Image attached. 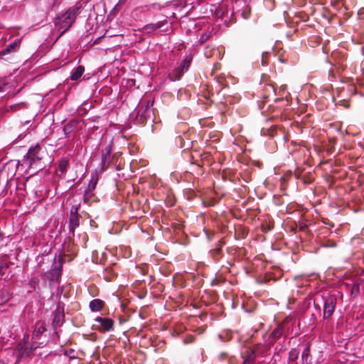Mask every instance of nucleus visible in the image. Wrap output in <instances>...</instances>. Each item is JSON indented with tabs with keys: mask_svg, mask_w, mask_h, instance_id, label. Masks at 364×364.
Returning a JSON list of instances; mask_svg holds the SVG:
<instances>
[{
	"mask_svg": "<svg viewBox=\"0 0 364 364\" xmlns=\"http://www.w3.org/2000/svg\"><path fill=\"white\" fill-rule=\"evenodd\" d=\"M235 4L237 7H241L238 8L235 13L223 4L211 5L210 11L215 17L222 18L227 26L235 21L233 19L235 14L247 20L250 16V6L247 3V0H237Z\"/></svg>",
	"mask_w": 364,
	"mask_h": 364,
	"instance_id": "obj_1",
	"label": "nucleus"
},
{
	"mask_svg": "<svg viewBox=\"0 0 364 364\" xmlns=\"http://www.w3.org/2000/svg\"><path fill=\"white\" fill-rule=\"evenodd\" d=\"M153 101L146 102V105H141L138 109H135L133 114L132 120L135 124L144 125L149 122L151 123V132H154V110H153Z\"/></svg>",
	"mask_w": 364,
	"mask_h": 364,
	"instance_id": "obj_2",
	"label": "nucleus"
},
{
	"mask_svg": "<svg viewBox=\"0 0 364 364\" xmlns=\"http://www.w3.org/2000/svg\"><path fill=\"white\" fill-rule=\"evenodd\" d=\"M80 13V7L73 6L69 8L61 16H58L54 23L55 26L59 29L62 30L60 36H63L67 31H68L73 23L75 22L77 16Z\"/></svg>",
	"mask_w": 364,
	"mask_h": 364,
	"instance_id": "obj_3",
	"label": "nucleus"
},
{
	"mask_svg": "<svg viewBox=\"0 0 364 364\" xmlns=\"http://www.w3.org/2000/svg\"><path fill=\"white\" fill-rule=\"evenodd\" d=\"M193 55L191 52H188L185 55V58L178 63L171 73H169L168 77L171 81L179 80L183 74L188 71L190 64L192 61Z\"/></svg>",
	"mask_w": 364,
	"mask_h": 364,
	"instance_id": "obj_4",
	"label": "nucleus"
},
{
	"mask_svg": "<svg viewBox=\"0 0 364 364\" xmlns=\"http://www.w3.org/2000/svg\"><path fill=\"white\" fill-rule=\"evenodd\" d=\"M64 259L59 254L55 255L51 269L47 272L46 277L50 282H58L60 277Z\"/></svg>",
	"mask_w": 364,
	"mask_h": 364,
	"instance_id": "obj_5",
	"label": "nucleus"
},
{
	"mask_svg": "<svg viewBox=\"0 0 364 364\" xmlns=\"http://www.w3.org/2000/svg\"><path fill=\"white\" fill-rule=\"evenodd\" d=\"M168 16H165L163 19L159 20L156 23H151L145 25L142 29L144 32L147 34H149L160 28H163L164 31H167L168 28L171 26V23L168 21Z\"/></svg>",
	"mask_w": 364,
	"mask_h": 364,
	"instance_id": "obj_6",
	"label": "nucleus"
},
{
	"mask_svg": "<svg viewBox=\"0 0 364 364\" xmlns=\"http://www.w3.org/2000/svg\"><path fill=\"white\" fill-rule=\"evenodd\" d=\"M41 146L38 144L31 146L26 156H24V160L29 166H32L36 164L38 161L42 159V156L40 154Z\"/></svg>",
	"mask_w": 364,
	"mask_h": 364,
	"instance_id": "obj_7",
	"label": "nucleus"
},
{
	"mask_svg": "<svg viewBox=\"0 0 364 364\" xmlns=\"http://www.w3.org/2000/svg\"><path fill=\"white\" fill-rule=\"evenodd\" d=\"M112 161V148L110 146H107L102 151L101 163L96 171L100 173L104 172L109 167Z\"/></svg>",
	"mask_w": 364,
	"mask_h": 364,
	"instance_id": "obj_8",
	"label": "nucleus"
},
{
	"mask_svg": "<svg viewBox=\"0 0 364 364\" xmlns=\"http://www.w3.org/2000/svg\"><path fill=\"white\" fill-rule=\"evenodd\" d=\"M64 304L59 301L55 311L53 312V321L52 325L54 328H56L63 324L65 314H64Z\"/></svg>",
	"mask_w": 364,
	"mask_h": 364,
	"instance_id": "obj_9",
	"label": "nucleus"
},
{
	"mask_svg": "<svg viewBox=\"0 0 364 364\" xmlns=\"http://www.w3.org/2000/svg\"><path fill=\"white\" fill-rule=\"evenodd\" d=\"M95 321L100 325V331H111L114 328V321L111 318L97 316L95 318Z\"/></svg>",
	"mask_w": 364,
	"mask_h": 364,
	"instance_id": "obj_10",
	"label": "nucleus"
},
{
	"mask_svg": "<svg viewBox=\"0 0 364 364\" xmlns=\"http://www.w3.org/2000/svg\"><path fill=\"white\" fill-rule=\"evenodd\" d=\"M250 338V336H244L242 334H240L239 341L243 346V348H245V353H247L245 358L243 360V364H249L250 361V353L249 352L250 347L248 346L247 341Z\"/></svg>",
	"mask_w": 364,
	"mask_h": 364,
	"instance_id": "obj_11",
	"label": "nucleus"
},
{
	"mask_svg": "<svg viewBox=\"0 0 364 364\" xmlns=\"http://www.w3.org/2000/svg\"><path fill=\"white\" fill-rule=\"evenodd\" d=\"M80 216H70L69 217V237L75 236V229L80 225Z\"/></svg>",
	"mask_w": 364,
	"mask_h": 364,
	"instance_id": "obj_12",
	"label": "nucleus"
},
{
	"mask_svg": "<svg viewBox=\"0 0 364 364\" xmlns=\"http://www.w3.org/2000/svg\"><path fill=\"white\" fill-rule=\"evenodd\" d=\"M77 124L78 122L76 119H72L64 125L63 131L65 137H68L73 132V130L77 127Z\"/></svg>",
	"mask_w": 364,
	"mask_h": 364,
	"instance_id": "obj_13",
	"label": "nucleus"
},
{
	"mask_svg": "<svg viewBox=\"0 0 364 364\" xmlns=\"http://www.w3.org/2000/svg\"><path fill=\"white\" fill-rule=\"evenodd\" d=\"M20 41V39H16L13 43L7 45L6 47L0 52V57L15 51L16 48L19 46Z\"/></svg>",
	"mask_w": 364,
	"mask_h": 364,
	"instance_id": "obj_14",
	"label": "nucleus"
},
{
	"mask_svg": "<svg viewBox=\"0 0 364 364\" xmlns=\"http://www.w3.org/2000/svg\"><path fill=\"white\" fill-rule=\"evenodd\" d=\"M105 302L100 299H95L89 304V308L92 312L100 311L104 306Z\"/></svg>",
	"mask_w": 364,
	"mask_h": 364,
	"instance_id": "obj_15",
	"label": "nucleus"
},
{
	"mask_svg": "<svg viewBox=\"0 0 364 364\" xmlns=\"http://www.w3.org/2000/svg\"><path fill=\"white\" fill-rule=\"evenodd\" d=\"M85 68L84 66L80 65L77 68H74L70 72V78L71 80L75 81L77 80L84 73Z\"/></svg>",
	"mask_w": 364,
	"mask_h": 364,
	"instance_id": "obj_16",
	"label": "nucleus"
},
{
	"mask_svg": "<svg viewBox=\"0 0 364 364\" xmlns=\"http://www.w3.org/2000/svg\"><path fill=\"white\" fill-rule=\"evenodd\" d=\"M335 309V304L333 299L326 301L324 304L323 314L325 317L330 316Z\"/></svg>",
	"mask_w": 364,
	"mask_h": 364,
	"instance_id": "obj_17",
	"label": "nucleus"
},
{
	"mask_svg": "<svg viewBox=\"0 0 364 364\" xmlns=\"http://www.w3.org/2000/svg\"><path fill=\"white\" fill-rule=\"evenodd\" d=\"M97 181H98V178L97 177L94 178L93 176H92V178L90 179V181L89 182L88 186L87 187V188L85 191V196H84L85 202H87L86 196L88 194L91 193V192L95 189Z\"/></svg>",
	"mask_w": 364,
	"mask_h": 364,
	"instance_id": "obj_18",
	"label": "nucleus"
},
{
	"mask_svg": "<svg viewBox=\"0 0 364 364\" xmlns=\"http://www.w3.org/2000/svg\"><path fill=\"white\" fill-rule=\"evenodd\" d=\"M31 353H32L31 348H28V346H27L26 348H24L23 349H22L21 350H20L19 352L17 353V354H16L17 361L19 362L22 359L30 356Z\"/></svg>",
	"mask_w": 364,
	"mask_h": 364,
	"instance_id": "obj_19",
	"label": "nucleus"
},
{
	"mask_svg": "<svg viewBox=\"0 0 364 364\" xmlns=\"http://www.w3.org/2000/svg\"><path fill=\"white\" fill-rule=\"evenodd\" d=\"M224 244L225 243L222 240H220L219 241V247H218L217 248L213 249L210 251V254L215 259H218L219 257H221V255H222L221 247L223 246Z\"/></svg>",
	"mask_w": 364,
	"mask_h": 364,
	"instance_id": "obj_20",
	"label": "nucleus"
},
{
	"mask_svg": "<svg viewBox=\"0 0 364 364\" xmlns=\"http://www.w3.org/2000/svg\"><path fill=\"white\" fill-rule=\"evenodd\" d=\"M69 164V159L68 158H63L59 162L58 169L62 174L67 171V166Z\"/></svg>",
	"mask_w": 364,
	"mask_h": 364,
	"instance_id": "obj_21",
	"label": "nucleus"
},
{
	"mask_svg": "<svg viewBox=\"0 0 364 364\" xmlns=\"http://www.w3.org/2000/svg\"><path fill=\"white\" fill-rule=\"evenodd\" d=\"M211 36H212V31H206L200 35V36L198 39V42L200 44H203V43H205L206 41H208L210 39V38L211 37Z\"/></svg>",
	"mask_w": 364,
	"mask_h": 364,
	"instance_id": "obj_22",
	"label": "nucleus"
},
{
	"mask_svg": "<svg viewBox=\"0 0 364 364\" xmlns=\"http://www.w3.org/2000/svg\"><path fill=\"white\" fill-rule=\"evenodd\" d=\"M27 346H28V338H26V336H24L23 338L19 341V343L17 344L16 347V354H17L18 352H19L24 348H26Z\"/></svg>",
	"mask_w": 364,
	"mask_h": 364,
	"instance_id": "obj_23",
	"label": "nucleus"
},
{
	"mask_svg": "<svg viewBox=\"0 0 364 364\" xmlns=\"http://www.w3.org/2000/svg\"><path fill=\"white\" fill-rule=\"evenodd\" d=\"M283 331L284 326L283 324H280L272 331L271 335L274 338H278L283 333Z\"/></svg>",
	"mask_w": 364,
	"mask_h": 364,
	"instance_id": "obj_24",
	"label": "nucleus"
},
{
	"mask_svg": "<svg viewBox=\"0 0 364 364\" xmlns=\"http://www.w3.org/2000/svg\"><path fill=\"white\" fill-rule=\"evenodd\" d=\"M11 262L1 260L0 261V275H4L6 273V270L9 267Z\"/></svg>",
	"mask_w": 364,
	"mask_h": 364,
	"instance_id": "obj_25",
	"label": "nucleus"
},
{
	"mask_svg": "<svg viewBox=\"0 0 364 364\" xmlns=\"http://www.w3.org/2000/svg\"><path fill=\"white\" fill-rule=\"evenodd\" d=\"M10 299L9 294L5 290L0 291V303L4 304Z\"/></svg>",
	"mask_w": 364,
	"mask_h": 364,
	"instance_id": "obj_26",
	"label": "nucleus"
},
{
	"mask_svg": "<svg viewBox=\"0 0 364 364\" xmlns=\"http://www.w3.org/2000/svg\"><path fill=\"white\" fill-rule=\"evenodd\" d=\"M80 205H73L71 206L70 216H80L78 213Z\"/></svg>",
	"mask_w": 364,
	"mask_h": 364,
	"instance_id": "obj_27",
	"label": "nucleus"
},
{
	"mask_svg": "<svg viewBox=\"0 0 364 364\" xmlns=\"http://www.w3.org/2000/svg\"><path fill=\"white\" fill-rule=\"evenodd\" d=\"M299 351L296 349H291L289 353V360L294 361L295 360L298 356H299Z\"/></svg>",
	"mask_w": 364,
	"mask_h": 364,
	"instance_id": "obj_28",
	"label": "nucleus"
},
{
	"mask_svg": "<svg viewBox=\"0 0 364 364\" xmlns=\"http://www.w3.org/2000/svg\"><path fill=\"white\" fill-rule=\"evenodd\" d=\"M170 2H166L164 5H161L160 4L155 3L151 4V7L154 9L161 10L163 8L168 6Z\"/></svg>",
	"mask_w": 364,
	"mask_h": 364,
	"instance_id": "obj_29",
	"label": "nucleus"
},
{
	"mask_svg": "<svg viewBox=\"0 0 364 364\" xmlns=\"http://www.w3.org/2000/svg\"><path fill=\"white\" fill-rule=\"evenodd\" d=\"M8 85V83L5 80H0V92H4L6 91L5 87Z\"/></svg>",
	"mask_w": 364,
	"mask_h": 364,
	"instance_id": "obj_30",
	"label": "nucleus"
},
{
	"mask_svg": "<svg viewBox=\"0 0 364 364\" xmlns=\"http://www.w3.org/2000/svg\"><path fill=\"white\" fill-rule=\"evenodd\" d=\"M46 331V328L44 326H41L38 327L36 331L37 334H41L43 332H45Z\"/></svg>",
	"mask_w": 364,
	"mask_h": 364,
	"instance_id": "obj_31",
	"label": "nucleus"
},
{
	"mask_svg": "<svg viewBox=\"0 0 364 364\" xmlns=\"http://www.w3.org/2000/svg\"><path fill=\"white\" fill-rule=\"evenodd\" d=\"M241 307H242V309H244V311L245 312H247V313L250 312V309L247 307V306H246V304H245L244 301H242Z\"/></svg>",
	"mask_w": 364,
	"mask_h": 364,
	"instance_id": "obj_32",
	"label": "nucleus"
},
{
	"mask_svg": "<svg viewBox=\"0 0 364 364\" xmlns=\"http://www.w3.org/2000/svg\"><path fill=\"white\" fill-rule=\"evenodd\" d=\"M38 347V346L35 344V343H33V344L28 346V348H32V351L33 350L36 349Z\"/></svg>",
	"mask_w": 364,
	"mask_h": 364,
	"instance_id": "obj_33",
	"label": "nucleus"
},
{
	"mask_svg": "<svg viewBox=\"0 0 364 364\" xmlns=\"http://www.w3.org/2000/svg\"><path fill=\"white\" fill-rule=\"evenodd\" d=\"M19 105V104H15L10 106L11 110H16V108Z\"/></svg>",
	"mask_w": 364,
	"mask_h": 364,
	"instance_id": "obj_34",
	"label": "nucleus"
},
{
	"mask_svg": "<svg viewBox=\"0 0 364 364\" xmlns=\"http://www.w3.org/2000/svg\"><path fill=\"white\" fill-rule=\"evenodd\" d=\"M308 351H309V349H308V348H306V349L304 350V352H303V353H302V358H304V356H307Z\"/></svg>",
	"mask_w": 364,
	"mask_h": 364,
	"instance_id": "obj_35",
	"label": "nucleus"
},
{
	"mask_svg": "<svg viewBox=\"0 0 364 364\" xmlns=\"http://www.w3.org/2000/svg\"><path fill=\"white\" fill-rule=\"evenodd\" d=\"M280 88L281 90H284L286 89V85H282Z\"/></svg>",
	"mask_w": 364,
	"mask_h": 364,
	"instance_id": "obj_36",
	"label": "nucleus"
},
{
	"mask_svg": "<svg viewBox=\"0 0 364 364\" xmlns=\"http://www.w3.org/2000/svg\"><path fill=\"white\" fill-rule=\"evenodd\" d=\"M254 164L255 166H259V162H255L254 164L252 163V165Z\"/></svg>",
	"mask_w": 364,
	"mask_h": 364,
	"instance_id": "obj_37",
	"label": "nucleus"
},
{
	"mask_svg": "<svg viewBox=\"0 0 364 364\" xmlns=\"http://www.w3.org/2000/svg\"><path fill=\"white\" fill-rule=\"evenodd\" d=\"M245 269L246 273L248 274L249 273L248 268L247 267H245Z\"/></svg>",
	"mask_w": 364,
	"mask_h": 364,
	"instance_id": "obj_38",
	"label": "nucleus"
},
{
	"mask_svg": "<svg viewBox=\"0 0 364 364\" xmlns=\"http://www.w3.org/2000/svg\"><path fill=\"white\" fill-rule=\"evenodd\" d=\"M0 364H6L3 360H0Z\"/></svg>",
	"mask_w": 364,
	"mask_h": 364,
	"instance_id": "obj_39",
	"label": "nucleus"
}]
</instances>
